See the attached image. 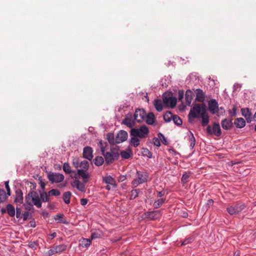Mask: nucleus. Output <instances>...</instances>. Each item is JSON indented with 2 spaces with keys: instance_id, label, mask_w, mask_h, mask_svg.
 I'll return each mask as SVG.
<instances>
[{
  "instance_id": "nucleus-1",
  "label": "nucleus",
  "mask_w": 256,
  "mask_h": 256,
  "mask_svg": "<svg viewBox=\"0 0 256 256\" xmlns=\"http://www.w3.org/2000/svg\"><path fill=\"white\" fill-rule=\"evenodd\" d=\"M26 202L30 206H32V204L36 206L37 208L42 207V202L36 192L31 191L28 194L25 196Z\"/></svg>"
},
{
  "instance_id": "nucleus-2",
  "label": "nucleus",
  "mask_w": 256,
  "mask_h": 256,
  "mask_svg": "<svg viewBox=\"0 0 256 256\" xmlns=\"http://www.w3.org/2000/svg\"><path fill=\"white\" fill-rule=\"evenodd\" d=\"M149 133V130L147 126L144 124L141 126L140 128H131L130 134L132 136H137L140 138H144L148 136Z\"/></svg>"
},
{
  "instance_id": "nucleus-3",
  "label": "nucleus",
  "mask_w": 256,
  "mask_h": 256,
  "mask_svg": "<svg viewBox=\"0 0 256 256\" xmlns=\"http://www.w3.org/2000/svg\"><path fill=\"white\" fill-rule=\"evenodd\" d=\"M100 150L102 155L104 157L106 164H109L113 162L114 160H118L120 154L116 150H111L110 152H106L105 153L104 148V146H101Z\"/></svg>"
},
{
  "instance_id": "nucleus-4",
  "label": "nucleus",
  "mask_w": 256,
  "mask_h": 256,
  "mask_svg": "<svg viewBox=\"0 0 256 256\" xmlns=\"http://www.w3.org/2000/svg\"><path fill=\"white\" fill-rule=\"evenodd\" d=\"M148 178V174L147 172L137 170L136 178L132 182V187L134 188L138 185L146 182Z\"/></svg>"
},
{
  "instance_id": "nucleus-5",
  "label": "nucleus",
  "mask_w": 256,
  "mask_h": 256,
  "mask_svg": "<svg viewBox=\"0 0 256 256\" xmlns=\"http://www.w3.org/2000/svg\"><path fill=\"white\" fill-rule=\"evenodd\" d=\"M206 106L204 104H196L190 112L189 118H196L198 117V115L200 116L202 114L206 113Z\"/></svg>"
},
{
  "instance_id": "nucleus-6",
  "label": "nucleus",
  "mask_w": 256,
  "mask_h": 256,
  "mask_svg": "<svg viewBox=\"0 0 256 256\" xmlns=\"http://www.w3.org/2000/svg\"><path fill=\"white\" fill-rule=\"evenodd\" d=\"M246 208L244 204H236L227 208L228 212L231 215L239 214Z\"/></svg>"
},
{
  "instance_id": "nucleus-7",
  "label": "nucleus",
  "mask_w": 256,
  "mask_h": 256,
  "mask_svg": "<svg viewBox=\"0 0 256 256\" xmlns=\"http://www.w3.org/2000/svg\"><path fill=\"white\" fill-rule=\"evenodd\" d=\"M136 122L134 114L132 113H128L122 120V124L132 128L135 126Z\"/></svg>"
},
{
  "instance_id": "nucleus-8",
  "label": "nucleus",
  "mask_w": 256,
  "mask_h": 256,
  "mask_svg": "<svg viewBox=\"0 0 256 256\" xmlns=\"http://www.w3.org/2000/svg\"><path fill=\"white\" fill-rule=\"evenodd\" d=\"M206 131L209 134H214L217 136H219L222 134V131L220 124L214 122L213 124L212 128L210 126H208L206 128Z\"/></svg>"
},
{
  "instance_id": "nucleus-9",
  "label": "nucleus",
  "mask_w": 256,
  "mask_h": 256,
  "mask_svg": "<svg viewBox=\"0 0 256 256\" xmlns=\"http://www.w3.org/2000/svg\"><path fill=\"white\" fill-rule=\"evenodd\" d=\"M48 179L52 183H58L62 182L64 180V176L62 174L56 172H52L48 174Z\"/></svg>"
},
{
  "instance_id": "nucleus-10",
  "label": "nucleus",
  "mask_w": 256,
  "mask_h": 256,
  "mask_svg": "<svg viewBox=\"0 0 256 256\" xmlns=\"http://www.w3.org/2000/svg\"><path fill=\"white\" fill-rule=\"evenodd\" d=\"M134 116L136 122H141L145 120L146 112L144 110L138 108L136 110Z\"/></svg>"
},
{
  "instance_id": "nucleus-11",
  "label": "nucleus",
  "mask_w": 256,
  "mask_h": 256,
  "mask_svg": "<svg viewBox=\"0 0 256 256\" xmlns=\"http://www.w3.org/2000/svg\"><path fill=\"white\" fill-rule=\"evenodd\" d=\"M128 134L126 132L121 130L117 134L116 136V144H120L126 140Z\"/></svg>"
},
{
  "instance_id": "nucleus-12",
  "label": "nucleus",
  "mask_w": 256,
  "mask_h": 256,
  "mask_svg": "<svg viewBox=\"0 0 256 256\" xmlns=\"http://www.w3.org/2000/svg\"><path fill=\"white\" fill-rule=\"evenodd\" d=\"M208 109L210 112L215 114L218 112V104L216 100L212 99L208 102Z\"/></svg>"
},
{
  "instance_id": "nucleus-13",
  "label": "nucleus",
  "mask_w": 256,
  "mask_h": 256,
  "mask_svg": "<svg viewBox=\"0 0 256 256\" xmlns=\"http://www.w3.org/2000/svg\"><path fill=\"white\" fill-rule=\"evenodd\" d=\"M93 150L90 146H86L83 150V157L89 160H91L93 158Z\"/></svg>"
},
{
  "instance_id": "nucleus-14",
  "label": "nucleus",
  "mask_w": 256,
  "mask_h": 256,
  "mask_svg": "<svg viewBox=\"0 0 256 256\" xmlns=\"http://www.w3.org/2000/svg\"><path fill=\"white\" fill-rule=\"evenodd\" d=\"M145 218L150 220H154L159 218L160 212L159 210L148 212L144 213Z\"/></svg>"
},
{
  "instance_id": "nucleus-15",
  "label": "nucleus",
  "mask_w": 256,
  "mask_h": 256,
  "mask_svg": "<svg viewBox=\"0 0 256 256\" xmlns=\"http://www.w3.org/2000/svg\"><path fill=\"white\" fill-rule=\"evenodd\" d=\"M232 119L225 118L222 120L221 125L223 129L230 130L233 127L234 124Z\"/></svg>"
},
{
  "instance_id": "nucleus-16",
  "label": "nucleus",
  "mask_w": 256,
  "mask_h": 256,
  "mask_svg": "<svg viewBox=\"0 0 256 256\" xmlns=\"http://www.w3.org/2000/svg\"><path fill=\"white\" fill-rule=\"evenodd\" d=\"M23 193L20 189H18L15 192V198L14 202L16 204H22L23 203Z\"/></svg>"
},
{
  "instance_id": "nucleus-17",
  "label": "nucleus",
  "mask_w": 256,
  "mask_h": 256,
  "mask_svg": "<svg viewBox=\"0 0 256 256\" xmlns=\"http://www.w3.org/2000/svg\"><path fill=\"white\" fill-rule=\"evenodd\" d=\"M241 112L242 116L246 118L247 122H250L253 120V117L250 109L248 108H242L241 109Z\"/></svg>"
},
{
  "instance_id": "nucleus-18",
  "label": "nucleus",
  "mask_w": 256,
  "mask_h": 256,
  "mask_svg": "<svg viewBox=\"0 0 256 256\" xmlns=\"http://www.w3.org/2000/svg\"><path fill=\"white\" fill-rule=\"evenodd\" d=\"M85 184L83 182H81L78 180H75L72 183V186L74 188H76L78 190L84 192L86 191Z\"/></svg>"
},
{
  "instance_id": "nucleus-19",
  "label": "nucleus",
  "mask_w": 256,
  "mask_h": 256,
  "mask_svg": "<svg viewBox=\"0 0 256 256\" xmlns=\"http://www.w3.org/2000/svg\"><path fill=\"white\" fill-rule=\"evenodd\" d=\"M196 94V100L199 102H204L206 95L204 92L200 89H196L195 91Z\"/></svg>"
},
{
  "instance_id": "nucleus-20",
  "label": "nucleus",
  "mask_w": 256,
  "mask_h": 256,
  "mask_svg": "<svg viewBox=\"0 0 256 256\" xmlns=\"http://www.w3.org/2000/svg\"><path fill=\"white\" fill-rule=\"evenodd\" d=\"M86 171V170H78V174L82 178V182L84 183H86L88 181V179L90 178V176Z\"/></svg>"
},
{
  "instance_id": "nucleus-21",
  "label": "nucleus",
  "mask_w": 256,
  "mask_h": 256,
  "mask_svg": "<svg viewBox=\"0 0 256 256\" xmlns=\"http://www.w3.org/2000/svg\"><path fill=\"white\" fill-rule=\"evenodd\" d=\"M192 98L193 92L190 90H187L186 92V100L187 105L190 106Z\"/></svg>"
},
{
  "instance_id": "nucleus-22",
  "label": "nucleus",
  "mask_w": 256,
  "mask_h": 256,
  "mask_svg": "<svg viewBox=\"0 0 256 256\" xmlns=\"http://www.w3.org/2000/svg\"><path fill=\"white\" fill-rule=\"evenodd\" d=\"M234 124L238 128H242L246 125V122L243 118H237L235 120Z\"/></svg>"
},
{
  "instance_id": "nucleus-23",
  "label": "nucleus",
  "mask_w": 256,
  "mask_h": 256,
  "mask_svg": "<svg viewBox=\"0 0 256 256\" xmlns=\"http://www.w3.org/2000/svg\"><path fill=\"white\" fill-rule=\"evenodd\" d=\"M146 122L148 124L152 125L154 124L155 120L154 115L152 112H150L148 114H146L145 118Z\"/></svg>"
},
{
  "instance_id": "nucleus-24",
  "label": "nucleus",
  "mask_w": 256,
  "mask_h": 256,
  "mask_svg": "<svg viewBox=\"0 0 256 256\" xmlns=\"http://www.w3.org/2000/svg\"><path fill=\"white\" fill-rule=\"evenodd\" d=\"M154 105L158 112L162 111L163 109L162 102L161 100L156 99L154 100Z\"/></svg>"
},
{
  "instance_id": "nucleus-25",
  "label": "nucleus",
  "mask_w": 256,
  "mask_h": 256,
  "mask_svg": "<svg viewBox=\"0 0 256 256\" xmlns=\"http://www.w3.org/2000/svg\"><path fill=\"white\" fill-rule=\"evenodd\" d=\"M6 212L11 217H14L16 214V210L14 206L11 204H8L6 206Z\"/></svg>"
},
{
  "instance_id": "nucleus-26",
  "label": "nucleus",
  "mask_w": 256,
  "mask_h": 256,
  "mask_svg": "<svg viewBox=\"0 0 256 256\" xmlns=\"http://www.w3.org/2000/svg\"><path fill=\"white\" fill-rule=\"evenodd\" d=\"M40 199L41 202H49L50 201V195H48V192H40Z\"/></svg>"
},
{
  "instance_id": "nucleus-27",
  "label": "nucleus",
  "mask_w": 256,
  "mask_h": 256,
  "mask_svg": "<svg viewBox=\"0 0 256 256\" xmlns=\"http://www.w3.org/2000/svg\"><path fill=\"white\" fill-rule=\"evenodd\" d=\"M200 117L202 118V126H206L209 122V116L208 114L206 112V113L202 114Z\"/></svg>"
},
{
  "instance_id": "nucleus-28",
  "label": "nucleus",
  "mask_w": 256,
  "mask_h": 256,
  "mask_svg": "<svg viewBox=\"0 0 256 256\" xmlns=\"http://www.w3.org/2000/svg\"><path fill=\"white\" fill-rule=\"evenodd\" d=\"M120 154L122 158L128 159L132 156V153L130 150L128 149L122 151Z\"/></svg>"
},
{
  "instance_id": "nucleus-29",
  "label": "nucleus",
  "mask_w": 256,
  "mask_h": 256,
  "mask_svg": "<svg viewBox=\"0 0 256 256\" xmlns=\"http://www.w3.org/2000/svg\"><path fill=\"white\" fill-rule=\"evenodd\" d=\"M80 242V246L82 248H87L91 244V240L90 238H82Z\"/></svg>"
},
{
  "instance_id": "nucleus-30",
  "label": "nucleus",
  "mask_w": 256,
  "mask_h": 256,
  "mask_svg": "<svg viewBox=\"0 0 256 256\" xmlns=\"http://www.w3.org/2000/svg\"><path fill=\"white\" fill-rule=\"evenodd\" d=\"M188 140L190 143V146L192 148H194L196 144V140L192 134V133L189 131L188 133Z\"/></svg>"
},
{
  "instance_id": "nucleus-31",
  "label": "nucleus",
  "mask_w": 256,
  "mask_h": 256,
  "mask_svg": "<svg viewBox=\"0 0 256 256\" xmlns=\"http://www.w3.org/2000/svg\"><path fill=\"white\" fill-rule=\"evenodd\" d=\"M93 162L96 166H100L104 162V159L102 156H96L93 160Z\"/></svg>"
},
{
  "instance_id": "nucleus-32",
  "label": "nucleus",
  "mask_w": 256,
  "mask_h": 256,
  "mask_svg": "<svg viewBox=\"0 0 256 256\" xmlns=\"http://www.w3.org/2000/svg\"><path fill=\"white\" fill-rule=\"evenodd\" d=\"M165 202V199L159 198L158 200L154 201L153 206L154 208H158L160 207Z\"/></svg>"
},
{
  "instance_id": "nucleus-33",
  "label": "nucleus",
  "mask_w": 256,
  "mask_h": 256,
  "mask_svg": "<svg viewBox=\"0 0 256 256\" xmlns=\"http://www.w3.org/2000/svg\"><path fill=\"white\" fill-rule=\"evenodd\" d=\"M71 196L72 193L70 192H66L64 193L63 199L66 204H70Z\"/></svg>"
},
{
  "instance_id": "nucleus-34",
  "label": "nucleus",
  "mask_w": 256,
  "mask_h": 256,
  "mask_svg": "<svg viewBox=\"0 0 256 256\" xmlns=\"http://www.w3.org/2000/svg\"><path fill=\"white\" fill-rule=\"evenodd\" d=\"M56 252L60 253L64 252L67 249L68 246L65 244H62L54 246Z\"/></svg>"
},
{
  "instance_id": "nucleus-35",
  "label": "nucleus",
  "mask_w": 256,
  "mask_h": 256,
  "mask_svg": "<svg viewBox=\"0 0 256 256\" xmlns=\"http://www.w3.org/2000/svg\"><path fill=\"white\" fill-rule=\"evenodd\" d=\"M174 116L170 112L167 111L164 115V120L166 122H170Z\"/></svg>"
},
{
  "instance_id": "nucleus-36",
  "label": "nucleus",
  "mask_w": 256,
  "mask_h": 256,
  "mask_svg": "<svg viewBox=\"0 0 256 256\" xmlns=\"http://www.w3.org/2000/svg\"><path fill=\"white\" fill-rule=\"evenodd\" d=\"M130 144L134 148H136L140 144V140L137 136H132L130 139Z\"/></svg>"
},
{
  "instance_id": "nucleus-37",
  "label": "nucleus",
  "mask_w": 256,
  "mask_h": 256,
  "mask_svg": "<svg viewBox=\"0 0 256 256\" xmlns=\"http://www.w3.org/2000/svg\"><path fill=\"white\" fill-rule=\"evenodd\" d=\"M172 97V96L170 94H164L162 96L164 103L166 106H169L170 100Z\"/></svg>"
},
{
  "instance_id": "nucleus-38",
  "label": "nucleus",
  "mask_w": 256,
  "mask_h": 256,
  "mask_svg": "<svg viewBox=\"0 0 256 256\" xmlns=\"http://www.w3.org/2000/svg\"><path fill=\"white\" fill-rule=\"evenodd\" d=\"M63 170L66 174H71L74 172L71 170V168L68 162H65L63 165Z\"/></svg>"
},
{
  "instance_id": "nucleus-39",
  "label": "nucleus",
  "mask_w": 256,
  "mask_h": 256,
  "mask_svg": "<svg viewBox=\"0 0 256 256\" xmlns=\"http://www.w3.org/2000/svg\"><path fill=\"white\" fill-rule=\"evenodd\" d=\"M172 120H173L174 122L177 126H181L182 124V120L177 115H174L172 116Z\"/></svg>"
},
{
  "instance_id": "nucleus-40",
  "label": "nucleus",
  "mask_w": 256,
  "mask_h": 256,
  "mask_svg": "<svg viewBox=\"0 0 256 256\" xmlns=\"http://www.w3.org/2000/svg\"><path fill=\"white\" fill-rule=\"evenodd\" d=\"M80 166L82 168V170H87L89 168V162L86 160H82L80 162Z\"/></svg>"
},
{
  "instance_id": "nucleus-41",
  "label": "nucleus",
  "mask_w": 256,
  "mask_h": 256,
  "mask_svg": "<svg viewBox=\"0 0 256 256\" xmlns=\"http://www.w3.org/2000/svg\"><path fill=\"white\" fill-rule=\"evenodd\" d=\"M108 142L112 144H116V138H114V134H113L110 133L108 134Z\"/></svg>"
},
{
  "instance_id": "nucleus-42",
  "label": "nucleus",
  "mask_w": 256,
  "mask_h": 256,
  "mask_svg": "<svg viewBox=\"0 0 256 256\" xmlns=\"http://www.w3.org/2000/svg\"><path fill=\"white\" fill-rule=\"evenodd\" d=\"M103 181L107 184L112 185L114 182V179L111 176H109L104 178Z\"/></svg>"
},
{
  "instance_id": "nucleus-43",
  "label": "nucleus",
  "mask_w": 256,
  "mask_h": 256,
  "mask_svg": "<svg viewBox=\"0 0 256 256\" xmlns=\"http://www.w3.org/2000/svg\"><path fill=\"white\" fill-rule=\"evenodd\" d=\"M7 198L6 192L4 190H0V203L4 202Z\"/></svg>"
},
{
  "instance_id": "nucleus-44",
  "label": "nucleus",
  "mask_w": 256,
  "mask_h": 256,
  "mask_svg": "<svg viewBox=\"0 0 256 256\" xmlns=\"http://www.w3.org/2000/svg\"><path fill=\"white\" fill-rule=\"evenodd\" d=\"M139 194V190H132L130 192V199L131 200H134L136 198L138 195Z\"/></svg>"
},
{
  "instance_id": "nucleus-45",
  "label": "nucleus",
  "mask_w": 256,
  "mask_h": 256,
  "mask_svg": "<svg viewBox=\"0 0 256 256\" xmlns=\"http://www.w3.org/2000/svg\"><path fill=\"white\" fill-rule=\"evenodd\" d=\"M190 175V174L184 173L181 178V181L183 184H186L189 181Z\"/></svg>"
},
{
  "instance_id": "nucleus-46",
  "label": "nucleus",
  "mask_w": 256,
  "mask_h": 256,
  "mask_svg": "<svg viewBox=\"0 0 256 256\" xmlns=\"http://www.w3.org/2000/svg\"><path fill=\"white\" fill-rule=\"evenodd\" d=\"M60 194V192L56 189H52L48 192V195L54 196H58Z\"/></svg>"
},
{
  "instance_id": "nucleus-47",
  "label": "nucleus",
  "mask_w": 256,
  "mask_h": 256,
  "mask_svg": "<svg viewBox=\"0 0 256 256\" xmlns=\"http://www.w3.org/2000/svg\"><path fill=\"white\" fill-rule=\"evenodd\" d=\"M54 220H58V222H62L63 224H67V222L65 220H63V215L62 214H57L54 216Z\"/></svg>"
},
{
  "instance_id": "nucleus-48",
  "label": "nucleus",
  "mask_w": 256,
  "mask_h": 256,
  "mask_svg": "<svg viewBox=\"0 0 256 256\" xmlns=\"http://www.w3.org/2000/svg\"><path fill=\"white\" fill-rule=\"evenodd\" d=\"M170 100L169 105L172 108H174L176 104L177 99L175 97L172 96Z\"/></svg>"
},
{
  "instance_id": "nucleus-49",
  "label": "nucleus",
  "mask_w": 256,
  "mask_h": 256,
  "mask_svg": "<svg viewBox=\"0 0 256 256\" xmlns=\"http://www.w3.org/2000/svg\"><path fill=\"white\" fill-rule=\"evenodd\" d=\"M56 254H57L56 248L54 246H53L52 248L49 250L48 252L46 253V256H52Z\"/></svg>"
},
{
  "instance_id": "nucleus-50",
  "label": "nucleus",
  "mask_w": 256,
  "mask_h": 256,
  "mask_svg": "<svg viewBox=\"0 0 256 256\" xmlns=\"http://www.w3.org/2000/svg\"><path fill=\"white\" fill-rule=\"evenodd\" d=\"M158 138H160V139L161 140L162 142L164 144L166 145L168 144L166 138L164 137V136L162 134L159 133L158 134Z\"/></svg>"
},
{
  "instance_id": "nucleus-51",
  "label": "nucleus",
  "mask_w": 256,
  "mask_h": 256,
  "mask_svg": "<svg viewBox=\"0 0 256 256\" xmlns=\"http://www.w3.org/2000/svg\"><path fill=\"white\" fill-rule=\"evenodd\" d=\"M142 152L144 155L146 156L149 158H151L152 157V152H150L148 148H144Z\"/></svg>"
},
{
  "instance_id": "nucleus-52",
  "label": "nucleus",
  "mask_w": 256,
  "mask_h": 256,
  "mask_svg": "<svg viewBox=\"0 0 256 256\" xmlns=\"http://www.w3.org/2000/svg\"><path fill=\"white\" fill-rule=\"evenodd\" d=\"M160 138L154 137L152 140V143L156 146H160Z\"/></svg>"
},
{
  "instance_id": "nucleus-53",
  "label": "nucleus",
  "mask_w": 256,
  "mask_h": 256,
  "mask_svg": "<svg viewBox=\"0 0 256 256\" xmlns=\"http://www.w3.org/2000/svg\"><path fill=\"white\" fill-rule=\"evenodd\" d=\"M80 162L78 158H74L73 159L72 164L76 168H78L80 166Z\"/></svg>"
},
{
  "instance_id": "nucleus-54",
  "label": "nucleus",
  "mask_w": 256,
  "mask_h": 256,
  "mask_svg": "<svg viewBox=\"0 0 256 256\" xmlns=\"http://www.w3.org/2000/svg\"><path fill=\"white\" fill-rule=\"evenodd\" d=\"M22 210L20 208H18L16 206V217L17 218H22V214H21Z\"/></svg>"
},
{
  "instance_id": "nucleus-55",
  "label": "nucleus",
  "mask_w": 256,
  "mask_h": 256,
  "mask_svg": "<svg viewBox=\"0 0 256 256\" xmlns=\"http://www.w3.org/2000/svg\"><path fill=\"white\" fill-rule=\"evenodd\" d=\"M4 185H5V187H6V188L7 191V194L8 196H10V188L8 185V181L4 183Z\"/></svg>"
},
{
  "instance_id": "nucleus-56",
  "label": "nucleus",
  "mask_w": 256,
  "mask_h": 256,
  "mask_svg": "<svg viewBox=\"0 0 256 256\" xmlns=\"http://www.w3.org/2000/svg\"><path fill=\"white\" fill-rule=\"evenodd\" d=\"M192 240H193L192 238H186L182 242V245H185L188 244H189V243L191 242Z\"/></svg>"
},
{
  "instance_id": "nucleus-57",
  "label": "nucleus",
  "mask_w": 256,
  "mask_h": 256,
  "mask_svg": "<svg viewBox=\"0 0 256 256\" xmlns=\"http://www.w3.org/2000/svg\"><path fill=\"white\" fill-rule=\"evenodd\" d=\"M228 112H229V114L230 116L233 117V116H236V108L234 107L232 108V111L230 110L228 111Z\"/></svg>"
},
{
  "instance_id": "nucleus-58",
  "label": "nucleus",
  "mask_w": 256,
  "mask_h": 256,
  "mask_svg": "<svg viewBox=\"0 0 256 256\" xmlns=\"http://www.w3.org/2000/svg\"><path fill=\"white\" fill-rule=\"evenodd\" d=\"M28 246L32 248H36L38 246V244L35 242H30L28 243Z\"/></svg>"
},
{
  "instance_id": "nucleus-59",
  "label": "nucleus",
  "mask_w": 256,
  "mask_h": 256,
  "mask_svg": "<svg viewBox=\"0 0 256 256\" xmlns=\"http://www.w3.org/2000/svg\"><path fill=\"white\" fill-rule=\"evenodd\" d=\"M100 236V235L97 232L92 233L91 234V239L92 240L96 239V238H99Z\"/></svg>"
},
{
  "instance_id": "nucleus-60",
  "label": "nucleus",
  "mask_w": 256,
  "mask_h": 256,
  "mask_svg": "<svg viewBox=\"0 0 256 256\" xmlns=\"http://www.w3.org/2000/svg\"><path fill=\"white\" fill-rule=\"evenodd\" d=\"M29 216V212L26 211V212H25L23 214H22V216H23V220H26L28 218V216Z\"/></svg>"
},
{
  "instance_id": "nucleus-61",
  "label": "nucleus",
  "mask_w": 256,
  "mask_h": 256,
  "mask_svg": "<svg viewBox=\"0 0 256 256\" xmlns=\"http://www.w3.org/2000/svg\"><path fill=\"white\" fill-rule=\"evenodd\" d=\"M88 200L86 198H82L80 200V204L82 206H84L87 204Z\"/></svg>"
},
{
  "instance_id": "nucleus-62",
  "label": "nucleus",
  "mask_w": 256,
  "mask_h": 256,
  "mask_svg": "<svg viewBox=\"0 0 256 256\" xmlns=\"http://www.w3.org/2000/svg\"><path fill=\"white\" fill-rule=\"evenodd\" d=\"M184 92H178V100H182L183 98H184Z\"/></svg>"
},
{
  "instance_id": "nucleus-63",
  "label": "nucleus",
  "mask_w": 256,
  "mask_h": 256,
  "mask_svg": "<svg viewBox=\"0 0 256 256\" xmlns=\"http://www.w3.org/2000/svg\"><path fill=\"white\" fill-rule=\"evenodd\" d=\"M40 184L42 189V190H44V189L45 188L46 184L44 182L40 180Z\"/></svg>"
},
{
  "instance_id": "nucleus-64",
  "label": "nucleus",
  "mask_w": 256,
  "mask_h": 256,
  "mask_svg": "<svg viewBox=\"0 0 256 256\" xmlns=\"http://www.w3.org/2000/svg\"><path fill=\"white\" fill-rule=\"evenodd\" d=\"M157 194H158V197H162L164 196V192H162V191H161V192H157Z\"/></svg>"
}]
</instances>
